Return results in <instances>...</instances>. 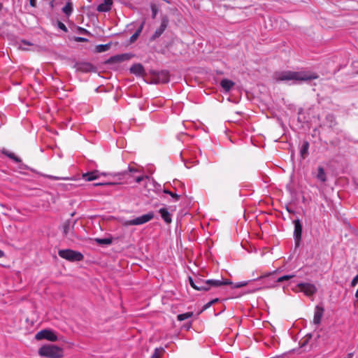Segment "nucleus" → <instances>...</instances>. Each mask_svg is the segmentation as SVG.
<instances>
[{"mask_svg":"<svg viewBox=\"0 0 358 358\" xmlns=\"http://www.w3.org/2000/svg\"><path fill=\"white\" fill-rule=\"evenodd\" d=\"M317 78L318 76L316 73L307 71H284L274 73V79L278 82L292 81L293 83H296L317 79Z\"/></svg>","mask_w":358,"mask_h":358,"instance_id":"nucleus-1","label":"nucleus"},{"mask_svg":"<svg viewBox=\"0 0 358 358\" xmlns=\"http://www.w3.org/2000/svg\"><path fill=\"white\" fill-rule=\"evenodd\" d=\"M138 172H139V171L137 169L131 166V165H129L127 170L122 172H117L113 175V176L117 177L118 180H124L126 183H131L134 181L137 183H140L144 179H148L147 176H135L134 173Z\"/></svg>","mask_w":358,"mask_h":358,"instance_id":"nucleus-2","label":"nucleus"},{"mask_svg":"<svg viewBox=\"0 0 358 358\" xmlns=\"http://www.w3.org/2000/svg\"><path fill=\"white\" fill-rule=\"evenodd\" d=\"M294 276V275H285L277 279H273V275L269 273L267 275L262 276V278H264V280L259 286L254 287L252 291H257L263 288L275 287L276 282H282L290 280Z\"/></svg>","mask_w":358,"mask_h":358,"instance_id":"nucleus-3","label":"nucleus"},{"mask_svg":"<svg viewBox=\"0 0 358 358\" xmlns=\"http://www.w3.org/2000/svg\"><path fill=\"white\" fill-rule=\"evenodd\" d=\"M38 354L42 357L61 358L63 356V350L54 345H44L39 348Z\"/></svg>","mask_w":358,"mask_h":358,"instance_id":"nucleus-4","label":"nucleus"},{"mask_svg":"<svg viewBox=\"0 0 358 358\" xmlns=\"http://www.w3.org/2000/svg\"><path fill=\"white\" fill-rule=\"evenodd\" d=\"M58 255L61 258L71 262H80L84 259V256L80 252L71 249L59 250Z\"/></svg>","mask_w":358,"mask_h":358,"instance_id":"nucleus-5","label":"nucleus"},{"mask_svg":"<svg viewBox=\"0 0 358 358\" xmlns=\"http://www.w3.org/2000/svg\"><path fill=\"white\" fill-rule=\"evenodd\" d=\"M155 217L153 212H149L147 214H144L141 216L137 217L132 220H124L122 222V224L124 227H129V226H133V225H141L145 223L148 222L151 220H152Z\"/></svg>","mask_w":358,"mask_h":358,"instance_id":"nucleus-6","label":"nucleus"},{"mask_svg":"<svg viewBox=\"0 0 358 358\" xmlns=\"http://www.w3.org/2000/svg\"><path fill=\"white\" fill-rule=\"evenodd\" d=\"M189 281L190 285L196 290L198 291H208L210 289L211 286L212 279L203 280L199 278H195L193 279L189 277Z\"/></svg>","mask_w":358,"mask_h":358,"instance_id":"nucleus-7","label":"nucleus"},{"mask_svg":"<svg viewBox=\"0 0 358 358\" xmlns=\"http://www.w3.org/2000/svg\"><path fill=\"white\" fill-rule=\"evenodd\" d=\"M76 223V220H67L62 226V231L64 237L73 241L76 237L74 233V226Z\"/></svg>","mask_w":358,"mask_h":358,"instance_id":"nucleus-8","label":"nucleus"},{"mask_svg":"<svg viewBox=\"0 0 358 358\" xmlns=\"http://www.w3.org/2000/svg\"><path fill=\"white\" fill-rule=\"evenodd\" d=\"M35 338L36 340H42L45 339L50 341H57V336L55 334V332L50 329H43L38 331L36 336Z\"/></svg>","mask_w":358,"mask_h":358,"instance_id":"nucleus-9","label":"nucleus"},{"mask_svg":"<svg viewBox=\"0 0 358 358\" xmlns=\"http://www.w3.org/2000/svg\"><path fill=\"white\" fill-rule=\"evenodd\" d=\"M293 224L294 225L293 236L295 246L299 247L301 243L302 237V224L299 219L294 220L293 221Z\"/></svg>","mask_w":358,"mask_h":358,"instance_id":"nucleus-10","label":"nucleus"},{"mask_svg":"<svg viewBox=\"0 0 358 358\" xmlns=\"http://www.w3.org/2000/svg\"><path fill=\"white\" fill-rule=\"evenodd\" d=\"M264 280V278H259L257 279H253L252 280H248V281H241L238 282L236 283H234L233 288H240L244 286H246L248 285H252L250 290L248 291V292H254L255 291H252L254 287L259 286L262 282Z\"/></svg>","mask_w":358,"mask_h":358,"instance_id":"nucleus-11","label":"nucleus"},{"mask_svg":"<svg viewBox=\"0 0 358 358\" xmlns=\"http://www.w3.org/2000/svg\"><path fill=\"white\" fill-rule=\"evenodd\" d=\"M132 55L129 53H123L120 55H116L109 57L106 61V64H117L121 63L124 61L129 60L131 58Z\"/></svg>","mask_w":358,"mask_h":358,"instance_id":"nucleus-12","label":"nucleus"},{"mask_svg":"<svg viewBox=\"0 0 358 358\" xmlns=\"http://www.w3.org/2000/svg\"><path fill=\"white\" fill-rule=\"evenodd\" d=\"M297 287L308 296L313 295L317 292L316 287L311 283L300 282L297 284Z\"/></svg>","mask_w":358,"mask_h":358,"instance_id":"nucleus-13","label":"nucleus"},{"mask_svg":"<svg viewBox=\"0 0 358 358\" xmlns=\"http://www.w3.org/2000/svg\"><path fill=\"white\" fill-rule=\"evenodd\" d=\"M169 24V20L166 17H164L162 20L161 24L159 28L156 29L155 33L150 37V41H154L158 38L166 30Z\"/></svg>","mask_w":358,"mask_h":358,"instance_id":"nucleus-14","label":"nucleus"},{"mask_svg":"<svg viewBox=\"0 0 358 358\" xmlns=\"http://www.w3.org/2000/svg\"><path fill=\"white\" fill-rule=\"evenodd\" d=\"M113 3V0H103L102 3L97 6L96 10L100 13L108 12L111 10Z\"/></svg>","mask_w":358,"mask_h":358,"instance_id":"nucleus-15","label":"nucleus"},{"mask_svg":"<svg viewBox=\"0 0 358 358\" xmlns=\"http://www.w3.org/2000/svg\"><path fill=\"white\" fill-rule=\"evenodd\" d=\"M324 308L322 306H316L313 317V323L318 325L321 322V319L324 313Z\"/></svg>","mask_w":358,"mask_h":358,"instance_id":"nucleus-16","label":"nucleus"},{"mask_svg":"<svg viewBox=\"0 0 358 358\" xmlns=\"http://www.w3.org/2000/svg\"><path fill=\"white\" fill-rule=\"evenodd\" d=\"M130 72L136 76H141L145 73V69L141 64H135L130 67Z\"/></svg>","mask_w":358,"mask_h":358,"instance_id":"nucleus-17","label":"nucleus"},{"mask_svg":"<svg viewBox=\"0 0 358 358\" xmlns=\"http://www.w3.org/2000/svg\"><path fill=\"white\" fill-rule=\"evenodd\" d=\"M100 173L99 171L94 170L83 174V178L86 181H92L99 178Z\"/></svg>","mask_w":358,"mask_h":358,"instance_id":"nucleus-18","label":"nucleus"},{"mask_svg":"<svg viewBox=\"0 0 358 358\" xmlns=\"http://www.w3.org/2000/svg\"><path fill=\"white\" fill-rule=\"evenodd\" d=\"M159 213L161 215L162 220L166 223L170 224L172 222V216L171 213L169 212L167 208H162L159 210Z\"/></svg>","mask_w":358,"mask_h":358,"instance_id":"nucleus-19","label":"nucleus"},{"mask_svg":"<svg viewBox=\"0 0 358 358\" xmlns=\"http://www.w3.org/2000/svg\"><path fill=\"white\" fill-rule=\"evenodd\" d=\"M309 147L310 144L308 141H303L300 148V156L302 159H306L309 155Z\"/></svg>","mask_w":358,"mask_h":358,"instance_id":"nucleus-20","label":"nucleus"},{"mask_svg":"<svg viewBox=\"0 0 358 358\" xmlns=\"http://www.w3.org/2000/svg\"><path fill=\"white\" fill-rule=\"evenodd\" d=\"M231 285V287H233V285H234V282H231V280H213L212 279V282H211V286L212 287H220L222 285Z\"/></svg>","mask_w":358,"mask_h":358,"instance_id":"nucleus-21","label":"nucleus"},{"mask_svg":"<svg viewBox=\"0 0 358 358\" xmlns=\"http://www.w3.org/2000/svg\"><path fill=\"white\" fill-rule=\"evenodd\" d=\"M234 83L232 80L227 79V78L222 79L220 81V86L223 88V90L226 92H229L231 90V88L234 87Z\"/></svg>","mask_w":358,"mask_h":358,"instance_id":"nucleus-22","label":"nucleus"},{"mask_svg":"<svg viewBox=\"0 0 358 358\" xmlns=\"http://www.w3.org/2000/svg\"><path fill=\"white\" fill-rule=\"evenodd\" d=\"M158 79L163 83H167L170 80L169 73L167 71H161L157 73Z\"/></svg>","mask_w":358,"mask_h":358,"instance_id":"nucleus-23","label":"nucleus"},{"mask_svg":"<svg viewBox=\"0 0 358 358\" xmlns=\"http://www.w3.org/2000/svg\"><path fill=\"white\" fill-rule=\"evenodd\" d=\"M315 177L322 182L327 181V175L323 167L319 166L317 168V173Z\"/></svg>","mask_w":358,"mask_h":358,"instance_id":"nucleus-24","label":"nucleus"},{"mask_svg":"<svg viewBox=\"0 0 358 358\" xmlns=\"http://www.w3.org/2000/svg\"><path fill=\"white\" fill-rule=\"evenodd\" d=\"M73 3L71 1H68L66 5L62 8V12L66 17H69L73 13Z\"/></svg>","mask_w":358,"mask_h":358,"instance_id":"nucleus-25","label":"nucleus"},{"mask_svg":"<svg viewBox=\"0 0 358 358\" xmlns=\"http://www.w3.org/2000/svg\"><path fill=\"white\" fill-rule=\"evenodd\" d=\"M94 241L98 245H110L113 243V238L111 237H110V238H95Z\"/></svg>","mask_w":358,"mask_h":358,"instance_id":"nucleus-26","label":"nucleus"},{"mask_svg":"<svg viewBox=\"0 0 358 358\" xmlns=\"http://www.w3.org/2000/svg\"><path fill=\"white\" fill-rule=\"evenodd\" d=\"M2 153L3 155H5L6 156H7L8 157H9L10 159H13L15 162H17V163L22 162L20 158L15 156V154L13 152H8L6 150H3Z\"/></svg>","mask_w":358,"mask_h":358,"instance_id":"nucleus-27","label":"nucleus"},{"mask_svg":"<svg viewBox=\"0 0 358 358\" xmlns=\"http://www.w3.org/2000/svg\"><path fill=\"white\" fill-rule=\"evenodd\" d=\"M111 46V43H108L106 44H100L96 46V51L97 52H103L110 49Z\"/></svg>","mask_w":358,"mask_h":358,"instance_id":"nucleus-28","label":"nucleus"},{"mask_svg":"<svg viewBox=\"0 0 358 358\" xmlns=\"http://www.w3.org/2000/svg\"><path fill=\"white\" fill-rule=\"evenodd\" d=\"M143 23L141 24V25L139 27V28L135 31V33L130 37V39H129V41L131 43H134L136 39L138 37V36L140 35V34L141 33L142 31V29H143Z\"/></svg>","mask_w":358,"mask_h":358,"instance_id":"nucleus-29","label":"nucleus"},{"mask_svg":"<svg viewBox=\"0 0 358 358\" xmlns=\"http://www.w3.org/2000/svg\"><path fill=\"white\" fill-rule=\"evenodd\" d=\"M192 315H193V313L192 312H187V313L179 314L177 316V318H178V320H179V321H183V320H185L191 317L192 316Z\"/></svg>","mask_w":358,"mask_h":358,"instance_id":"nucleus-30","label":"nucleus"},{"mask_svg":"<svg viewBox=\"0 0 358 358\" xmlns=\"http://www.w3.org/2000/svg\"><path fill=\"white\" fill-rule=\"evenodd\" d=\"M163 192L164 194H169L173 199L174 201H178L180 199V195H178L176 193H173V192L169 191V189H164Z\"/></svg>","mask_w":358,"mask_h":358,"instance_id":"nucleus-31","label":"nucleus"},{"mask_svg":"<svg viewBox=\"0 0 358 358\" xmlns=\"http://www.w3.org/2000/svg\"><path fill=\"white\" fill-rule=\"evenodd\" d=\"M326 120L330 123L329 126L331 127L336 124V120L334 115L328 114L326 117Z\"/></svg>","mask_w":358,"mask_h":358,"instance_id":"nucleus-32","label":"nucleus"},{"mask_svg":"<svg viewBox=\"0 0 358 358\" xmlns=\"http://www.w3.org/2000/svg\"><path fill=\"white\" fill-rule=\"evenodd\" d=\"M219 301V299L218 298H216V299H214L211 301H210L209 302H208L207 303H206L203 308H202V310H205L208 308H209L213 304H214L215 303Z\"/></svg>","mask_w":358,"mask_h":358,"instance_id":"nucleus-33","label":"nucleus"},{"mask_svg":"<svg viewBox=\"0 0 358 358\" xmlns=\"http://www.w3.org/2000/svg\"><path fill=\"white\" fill-rule=\"evenodd\" d=\"M43 176L47 178L54 180H68L69 179L68 178H61V177L54 176H51V175H43Z\"/></svg>","mask_w":358,"mask_h":358,"instance_id":"nucleus-34","label":"nucleus"},{"mask_svg":"<svg viewBox=\"0 0 358 358\" xmlns=\"http://www.w3.org/2000/svg\"><path fill=\"white\" fill-rule=\"evenodd\" d=\"M57 27L59 29H60L61 30L64 31V32H67L68 31V29L66 27V25L63 22H62L60 21L57 22Z\"/></svg>","mask_w":358,"mask_h":358,"instance_id":"nucleus-35","label":"nucleus"},{"mask_svg":"<svg viewBox=\"0 0 358 358\" xmlns=\"http://www.w3.org/2000/svg\"><path fill=\"white\" fill-rule=\"evenodd\" d=\"M20 166H19V169H20L30 170V171H33V172H34V171H35L33 169H31V168H30V167H29L27 165L21 163V162H20Z\"/></svg>","mask_w":358,"mask_h":358,"instance_id":"nucleus-36","label":"nucleus"},{"mask_svg":"<svg viewBox=\"0 0 358 358\" xmlns=\"http://www.w3.org/2000/svg\"><path fill=\"white\" fill-rule=\"evenodd\" d=\"M159 349L156 348L155 350V352H154L153 355H152L151 358H159ZM160 350L162 352H164V350L163 348H161Z\"/></svg>","mask_w":358,"mask_h":358,"instance_id":"nucleus-37","label":"nucleus"},{"mask_svg":"<svg viewBox=\"0 0 358 358\" xmlns=\"http://www.w3.org/2000/svg\"><path fill=\"white\" fill-rule=\"evenodd\" d=\"M358 282V273L353 278L351 281L350 285L351 287H355Z\"/></svg>","mask_w":358,"mask_h":358,"instance_id":"nucleus-38","label":"nucleus"},{"mask_svg":"<svg viewBox=\"0 0 358 358\" xmlns=\"http://www.w3.org/2000/svg\"><path fill=\"white\" fill-rule=\"evenodd\" d=\"M113 185H115L114 182H98V183L94 184V186Z\"/></svg>","mask_w":358,"mask_h":358,"instance_id":"nucleus-39","label":"nucleus"},{"mask_svg":"<svg viewBox=\"0 0 358 358\" xmlns=\"http://www.w3.org/2000/svg\"><path fill=\"white\" fill-rule=\"evenodd\" d=\"M29 3H30L31 6L36 7V0H29Z\"/></svg>","mask_w":358,"mask_h":358,"instance_id":"nucleus-40","label":"nucleus"},{"mask_svg":"<svg viewBox=\"0 0 358 358\" xmlns=\"http://www.w3.org/2000/svg\"><path fill=\"white\" fill-rule=\"evenodd\" d=\"M77 41H79V42L87 41V38H83V37H78L77 38Z\"/></svg>","mask_w":358,"mask_h":358,"instance_id":"nucleus-41","label":"nucleus"},{"mask_svg":"<svg viewBox=\"0 0 358 358\" xmlns=\"http://www.w3.org/2000/svg\"><path fill=\"white\" fill-rule=\"evenodd\" d=\"M156 13H157L156 9L155 8H152V15H153V17H155Z\"/></svg>","mask_w":358,"mask_h":358,"instance_id":"nucleus-42","label":"nucleus"},{"mask_svg":"<svg viewBox=\"0 0 358 358\" xmlns=\"http://www.w3.org/2000/svg\"><path fill=\"white\" fill-rule=\"evenodd\" d=\"M4 256V252L0 250V258L3 257Z\"/></svg>","mask_w":358,"mask_h":358,"instance_id":"nucleus-43","label":"nucleus"},{"mask_svg":"<svg viewBox=\"0 0 358 358\" xmlns=\"http://www.w3.org/2000/svg\"><path fill=\"white\" fill-rule=\"evenodd\" d=\"M184 162H185V166L187 168V169H189L191 167V166H189L187 163V162H185L184 159H183Z\"/></svg>","mask_w":358,"mask_h":358,"instance_id":"nucleus-44","label":"nucleus"},{"mask_svg":"<svg viewBox=\"0 0 358 358\" xmlns=\"http://www.w3.org/2000/svg\"><path fill=\"white\" fill-rule=\"evenodd\" d=\"M192 163H193V165H196V164H198L199 161L196 160V161H194Z\"/></svg>","mask_w":358,"mask_h":358,"instance_id":"nucleus-45","label":"nucleus"},{"mask_svg":"<svg viewBox=\"0 0 358 358\" xmlns=\"http://www.w3.org/2000/svg\"><path fill=\"white\" fill-rule=\"evenodd\" d=\"M22 42H23V43L27 44V45H30L31 44L29 42H27V41H23Z\"/></svg>","mask_w":358,"mask_h":358,"instance_id":"nucleus-46","label":"nucleus"},{"mask_svg":"<svg viewBox=\"0 0 358 358\" xmlns=\"http://www.w3.org/2000/svg\"><path fill=\"white\" fill-rule=\"evenodd\" d=\"M2 8H3V5L1 3H0V11L1 10Z\"/></svg>","mask_w":358,"mask_h":358,"instance_id":"nucleus-47","label":"nucleus"},{"mask_svg":"<svg viewBox=\"0 0 358 358\" xmlns=\"http://www.w3.org/2000/svg\"><path fill=\"white\" fill-rule=\"evenodd\" d=\"M351 357H352V354L350 353V354H349V358H351Z\"/></svg>","mask_w":358,"mask_h":358,"instance_id":"nucleus-48","label":"nucleus"},{"mask_svg":"<svg viewBox=\"0 0 358 358\" xmlns=\"http://www.w3.org/2000/svg\"><path fill=\"white\" fill-rule=\"evenodd\" d=\"M82 30H83V31H86V29H82Z\"/></svg>","mask_w":358,"mask_h":358,"instance_id":"nucleus-49","label":"nucleus"},{"mask_svg":"<svg viewBox=\"0 0 358 358\" xmlns=\"http://www.w3.org/2000/svg\"><path fill=\"white\" fill-rule=\"evenodd\" d=\"M357 73H358V71H357Z\"/></svg>","mask_w":358,"mask_h":358,"instance_id":"nucleus-50","label":"nucleus"}]
</instances>
